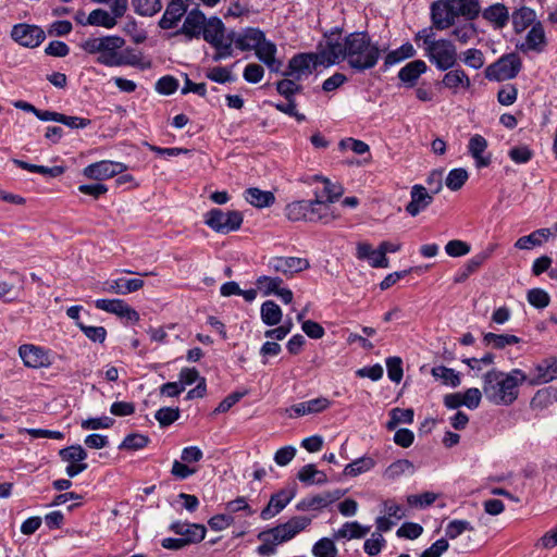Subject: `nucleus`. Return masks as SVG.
Listing matches in <instances>:
<instances>
[{
    "label": "nucleus",
    "instance_id": "nucleus-11",
    "mask_svg": "<svg viewBox=\"0 0 557 557\" xmlns=\"http://www.w3.org/2000/svg\"><path fill=\"white\" fill-rule=\"evenodd\" d=\"M18 355L27 368L39 369L51 366L49 351L42 347L32 344H24L18 348Z\"/></svg>",
    "mask_w": 557,
    "mask_h": 557
},
{
    "label": "nucleus",
    "instance_id": "nucleus-19",
    "mask_svg": "<svg viewBox=\"0 0 557 557\" xmlns=\"http://www.w3.org/2000/svg\"><path fill=\"white\" fill-rule=\"evenodd\" d=\"M331 406V401L325 397H318L308 401L293 405L286 409L289 418L301 417L305 414L320 413Z\"/></svg>",
    "mask_w": 557,
    "mask_h": 557
},
{
    "label": "nucleus",
    "instance_id": "nucleus-61",
    "mask_svg": "<svg viewBox=\"0 0 557 557\" xmlns=\"http://www.w3.org/2000/svg\"><path fill=\"white\" fill-rule=\"evenodd\" d=\"M529 304L537 309H544L549 305V295L542 288H532L527 294Z\"/></svg>",
    "mask_w": 557,
    "mask_h": 557
},
{
    "label": "nucleus",
    "instance_id": "nucleus-25",
    "mask_svg": "<svg viewBox=\"0 0 557 557\" xmlns=\"http://www.w3.org/2000/svg\"><path fill=\"white\" fill-rule=\"evenodd\" d=\"M331 203L332 202L321 198L320 195L315 193V199L310 200L311 222H322L327 224L336 220L338 215L332 210Z\"/></svg>",
    "mask_w": 557,
    "mask_h": 557
},
{
    "label": "nucleus",
    "instance_id": "nucleus-41",
    "mask_svg": "<svg viewBox=\"0 0 557 557\" xmlns=\"http://www.w3.org/2000/svg\"><path fill=\"white\" fill-rule=\"evenodd\" d=\"M245 199L257 208L270 207L275 201V197L271 191L261 190L256 187L248 188L245 191Z\"/></svg>",
    "mask_w": 557,
    "mask_h": 557
},
{
    "label": "nucleus",
    "instance_id": "nucleus-44",
    "mask_svg": "<svg viewBox=\"0 0 557 557\" xmlns=\"http://www.w3.org/2000/svg\"><path fill=\"white\" fill-rule=\"evenodd\" d=\"M417 53L414 47L410 42H405L399 48L388 52L385 55L384 64L385 66H392L396 63H399L406 59L414 57Z\"/></svg>",
    "mask_w": 557,
    "mask_h": 557
},
{
    "label": "nucleus",
    "instance_id": "nucleus-27",
    "mask_svg": "<svg viewBox=\"0 0 557 557\" xmlns=\"http://www.w3.org/2000/svg\"><path fill=\"white\" fill-rule=\"evenodd\" d=\"M550 236V228H539L529 235L519 237L513 247L519 250H531L535 247H541Z\"/></svg>",
    "mask_w": 557,
    "mask_h": 557
},
{
    "label": "nucleus",
    "instance_id": "nucleus-22",
    "mask_svg": "<svg viewBox=\"0 0 557 557\" xmlns=\"http://www.w3.org/2000/svg\"><path fill=\"white\" fill-rule=\"evenodd\" d=\"M342 493L339 491L335 492H325L322 494L313 495L304 498L297 505L298 510H318L323 509L339 499Z\"/></svg>",
    "mask_w": 557,
    "mask_h": 557
},
{
    "label": "nucleus",
    "instance_id": "nucleus-12",
    "mask_svg": "<svg viewBox=\"0 0 557 557\" xmlns=\"http://www.w3.org/2000/svg\"><path fill=\"white\" fill-rule=\"evenodd\" d=\"M310 267L305 258L298 257H274L269 261V268L275 272L282 273L286 277L302 272Z\"/></svg>",
    "mask_w": 557,
    "mask_h": 557
},
{
    "label": "nucleus",
    "instance_id": "nucleus-64",
    "mask_svg": "<svg viewBox=\"0 0 557 557\" xmlns=\"http://www.w3.org/2000/svg\"><path fill=\"white\" fill-rule=\"evenodd\" d=\"M470 250H471L470 245L460 239L449 240L445 245V252L449 257H454V258L466 256L470 252Z\"/></svg>",
    "mask_w": 557,
    "mask_h": 557
},
{
    "label": "nucleus",
    "instance_id": "nucleus-59",
    "mask_svg": "<svg viewBox=\"0 0 557 557\" xmlns=\"http://www.w3.org/2000/svg\"><path fill=\"white\" fill-rule=\"evenodd\" d=\"M59 455L63 461L69 463L83 462L87 458V453L81 445L63 448Z\"/></svg>",
    "mask_w": 557,
    "mask_h": 557
},
{
    "label": "nucleus",
    "instance_id": "nucleus-49",
    "mask_svg": "<svg viewBox=\"0 0 557 557\" xmlns=\"http://www.w3.org/2000/svg\"><path fill=\"white\" fill-rule=\"evenodd\" d=\"M313 181L321 182L323 184V193L320 196L321 198L325 197V200L329 202H334L338 199L343 193L344 188L339 184L332 183L329 178L322 177L319 175L313 176Z\"/></svg>",
    "mask_w": 557,
    "mask_h": 557
},
{
    "label": "nucleus",
    "instance_id": "nucleus-21",
    "mask_svg": "<svg viewBox=\"0 0 557 557\" xmlns=\"http://www.w3.org/2000/svg\"><path fill=\"white\" fill-rule=\"evenodd\" d=\"M144 281L140 278H116L103 283L101 290L117 295H127L139 290L144 286Z\"/></svg>",
    "mask_w": 557,
    "mask_h": 557
},
{
    "label": "nucleus",
    "instance_id": "nucleus-17",
    "mask_svg": "<svg viewBox=\"0 0 557 557\" xmlns=\"http://www.w3.org/2000/svg\"><path fill=\"white\" fill-rule=\"evenodd\" d=\"M169 529L175 534L181 535L182 539L186 541L187 545L201 542L207 532L203 524L181 521L172 522Z\"/></svg>",
    "mask_w": 557,
    "mask_h": 557
},
{
    "label": "nucleus",
    "instance_id": "nucleus-10",
    "mask_svg": "<svg viewBox=\"0 0 557 557\" xmlns=\"http://www.w3.org/2000/svg\"><path fill=\"white\" fill-rule=\"evenodd\" d=\"M127 170V165L122 162L103 160L86 166L84 175L90 180L103 181L113 177Z\"/></svg>",
    "mask_w": 557,
    "mask_h": 557
},
{
    "label": "nucleus",
    "instance_id": "nucleus-23",
    "mask_svg": "<svg viewBox=\"0 0 557 557\" xmlns=\"http://www.w3.org/2000/svg\"><path fill=\"white\" fill-rule=\"evenodd\" d=\"M310 523V518L296 516L290 518L287 522L276 525L274 531H277L283 542H287L305 530Z\"/></svg>",
    "mask_w": 557,
    "mask_h": 557
},
{
    "label": "nucleus",
    "instance_id": "nucleus-45",
    "mask_svg": "<svg viewBox=\"0 0 557 557\" xmlns=\"http://www.w3.org/2000/svg\"><path fill=\"white\" fill-rule=\"evenodd\" d=\"M380 247L374 250L369 243H359L357 245V258L368 260L372 268H386L380 257Z\"/></svg>",
    "mask_w": 557,
    "mask_h": 557
},
{
    "label": "nucleus",
    "instance_id": "nucleus-34",
    "mask_svg": "<svg viewBox=\"0 0 557 557\" xmlns=\"http://www.w3.org/2000/svg\"><path fill=\"white\" fill-rule=\"evenodd\" d=\"M442 84L444 85V87L453 90V92L456 94L459 88H470L471 81L463 70L456 69L447 72L444 75Z\"/></svg>",
    "mask_w": 557,
    "mask_h": 557
},
{
    "label": "nucleus",
    "instance_id": "nucleus-40",
    "mask_svg": "<svg viewBox=\"0 0 557 557\" xmlns=\"http://www.w3.org/2000/svg\"><path fill=\"white\" fill-rule=\"evenodd\" d=\"M297 478L300 482L307 485H322L327 482V476L324 472L317 470L312 463L304 466L297 473Z\"/></svg>",
    "mask_w": 557,
    "mask_h": 557
},
{
    "label": "nucleus",
    "instance_id": "nucleus-63",
    "mask_svg": "<svg viewBox=\"0 0 557 557\" xmlns=\"http://www.w3.org/2000/svg\"><path fill=\"white\" fill-rule=\"evenodd\" d=\"M154 418L161 426H169L180 418V409L163 407L156 412Z\"/></svg>",
    "mask_w": 557,
    "mask_h": 557
},
{
    "label": "nucleus",
    "instance_id": "nucleus-1",
    "mask_svg": "<svg viewBox=\"0 0 557 557\" xmlns=\"http://www.w3.org/2000/svg\"><path fill=\"white\" fill-rule=\"evenodd\" d=\"M380 57L379 46L371 41L367 32H354L342 36L338 30L325 35L322 62L326 66L346 61L352 70L363 72L374 67Z\"/></svg>",
    "mask_w": 557,
    "mask_h": 557
},
{
    "label": "nucleus",
    "instance_id": "nucleus-57",
    "mask_svg": "<svg viewBox=\"0 0 557 557\" xmlns=\"http://www.w3.org/2000/svg\"><path fill=\"white\" fill-rule=\"evenodd\" d=\"M468 177L469 175L467 170L462 168L454 169L449 171L445 184L450 190L456 191L465 185Z\"/></svg>",
    "mask_w": 557,
    "mask_h": 557
},
{
    "label": "nucleus",
    "instance_id": "nucleus-58",
    "mask_svg": "<svg viewBox=\"0 0 557 557\" xmlns=\"http://www.w3.org/2000/svg\"><path fill=\"white\" fill-rule=\"evenodd\" d=\"M312 554L315 557H336L337 548L331 539L323 537L313 545Z\"/></svg>",
    "mask_w": 557,
    "mask_h": 557
},
{
    "label": "nucleus",
    "instance_id": "nucleus-24",
    "mask_svg": "<svg viewBox=\"0 0 557 557\" xmlns=\"http://www.w3.org/2000/svg\"><path fill=\"white\" fill-rule=\"evenodd\" d=\"M310 523V518L296 516L290 518L287 522L276 525L274 531H277L283 542H287L305 530Z\"/></svg>",
    "mask_w": 557,
    "mask_h": 557
},
{
    "label": "nucleus",
    "instance_id": "nucleus-31",
    "mask_svg": "<svg viewBox=\"0 0 557 557\" xmlns=\"http://www.w3.org/2000/svg\"><path fill=\"white\" fill-rule=\"evenodd\" d=\"M428 70V65L422 60H414L407 63L398 72V78L405 83L408 87H413L423 73Z\"/></svg>",
    "mask_w": 557,
    "mask_h": 557
},
{
    "label": "nucleus",
    "instance_id": "nucleus-4",
    "mask_svg": "<svg viewBox=\"0 0 557 557\" xmlns=\"http://www.w3.org/2000/svg\"><path fill=\"white\" fill-rule=\"evenodd\" d=\"M425 57L440 71L453 69L457 63L456 46L447 39H434L433 35H425Z\"/></svg>",
    "mask_w": 557,
    "mask_h": 557
},
{
    "label": "nucleus",
    "instance_id": "nucleus-53",
    "mask_svg": "<svg viewBox=\"0 0 557 557\" xmlns=\"http://www.w3.org/2000/svg\"><path fill=\"white\" fill-rule=\"evenodd\" d=\"M406 472H413V463L408 459H398L386 468L384 476L388 480H395Z\"/></svg>",
    "mask_w": 557,
    "mask_h": 557
},
{
    "label": "nucleus",
    "instance_id": "nucleus-62",
    "mask_svg": "<svg viewBox=\"0 0 557 557\" xmlns=\"http://www.w3.org/2000/svg\"><path fill=\"white\" fill-rule=\"evenodd\" d=\"M385 543L386 541L381 533L373 532L371 537L366 540L363 548L369 556L373 557L381 553Z\"/></svg>",
    "mask_w": 557,
    "mask_h": 557
},
{
    "label": "nucleus",
    "instance_id": "nucleus-55",
    "mask_svg": "<svg viewBox=\"0 0 557 557\" xmlns=\"http://www.w3.org/2000/svg\"><path fill=\"white\" fill-rule=\"evenodd\" d=\"M149 443V437L139 434V433H132L128 434L123 442L119 445V449L121 450H138L144 447H146Z\"/></svg>",
    "mask_w": 557,
    "mask_h": 557
},
{
    "label": "nucleus",
    "instance_id": "nucleus-18",
    "mask_svg": "<svg viewBox=\"0 0 557 557\" xmlns=\"http://www.w3.org/2000/svg\"><path fill=\"white\" fill-rule=\"evenodd\" d=\"M276 45L265 37L256 48L255 54L271 72L278 73L283 66V62L276 59Z\"/></svg>",
    "mask_w": 557,
    "mask_h": 557
},
{
    "label": "nucleus",
    "instance_id": "nucleus-46",
    "mask_svg": "<svg viewBox=\"0 0 557 557\" xmlns=\"http://www.w3.org/2000/svg\"><path fill=\"white\" fill-rule=\"evenodd\" d=\"M374 466L375 461L372 457L363 456L348 463L344 469V474L347 476H357L370 471Z\"/></svg>",
    "mask_w": 557,
    "mask_h": 557
},
{
    "label": "nucleus",
    "instance_id": "nucleus-29",
    "mask_svg": "<svg viewBox=\"0 0 557 557\" xmlns=\"http://www.w3.org/2000/svg\"><path fill=\"white\" fill-rule=\"evenodd\" d=\"M185 0H172L168 7L163 16L159 21V26L162 29H170L181 20L186 12Z\"/></svg>",
    "mask_w": 557,
    "mask_h": 557
},
{
    "label": "nucleus",
    "instance_id": "nucleus-43",
    "mask_svg": "<svg viewBox=\"0 0 557 557\" xmlns=\"http://www.w3.org/2000/svg\"><path fill=\"white\" fill-rule=\"evenodd\" d=\"M260 314L262 322L269 326L278 324L283 315L280 306L273 300H267L261 305Z\"/></svg>",
    "mask_w": 557,
    "mask_h": 557
},
{
    "label": "nucleus",
    "instance_id": "nucleus-20",
    "mask_svg": "<svg viewBox=\"0 0 557 557\" xmlns=\"http://www.w3.org/2000/svg\"><path fill=\"white\" fill-rule=\"evenodd\" d=\"M557 379V358L542 360L534 367V375L530 379L531 385L548 383Z\"/></svg>",
    "mask_w": 557,
    "mask_h": 557
},
{
    "label": "nucleus",
    "instance_id": "nucleus-15",
    "mask_svg": "<svg viewBox=\"0 0 557 557\" xmlns=\"http://www.w3.org/2000/svg\"><path fill=\"white\" fill-rule=\"evenodd\" d=\"M96 308L109 313H113L120 318H124L131 322H138V312L128 306L123 299H97Z\"/></svg>",
    "mask_w": 557,
    "mask_h": 557
},
{
    "label": "nucleus",
    "instance_id": "nucleus-60",
    "mask_svg": "<svg viewBox=\"0 0 557 557\" xmlns=\"http://www.w3.org/2000/svg\"><path fill=\"white\" fill-rule=\"evenodd\" d=\"M473 530V525L467 520H453L447 524L445 534L448 539L455 540L463 532H472Z\"/></svg>",
    "mask_w": 557,
    "mask_h": 557
},
{
    "label": "nucleus",
    "instance_id": "nucleus-16",
    "mask_svg": "<svg viewBox=\"0 0 557 557\" xmlns=\"http://www.w3.org/2000/svg\"><path fill=\"white\" fill-rule=\"evenodd\" d=\"M433 194H430L425 186L416 184L410 190V201L406 206V212L417 216L433 202Z\"/></svg>",
    "mask_w": 557,
    "mask_h": 557
},
{
    "label": "nucleus",
    "instance_id": "nucleus-8",
    "mask_svg": "<svg viewBox=\"0 0 557 557\" xmlns=\"http://www.w3.org/2000/svg\"><path fill=\"white\" fill-rule=\"evenodd\" d=\"M522 67V62L517 53L503 55L486 69V77L494 81H508L515 78Z\"/></svg>",
    "mask_w": 557,
    "mask_h": 557
},
{
    "label": "nucleus",
    "instance_id": "nucleus-5",
    "mask_svg": "<svg viewBox=\"0 0 557 557\" xmlns=\"http://www.w3.org/2000/svg\"><path fill=\"white\" fill-rule=\"evenodd\" d=\"M201 34L203 39L216 50L213 61H220L233 54V38L225 36V27L220 18L206 20Z\"/></svg>",
    "mask_w": 557,
    "mask_h": 557
},
{
    "label": "nucleus",
    "instance_id": "nucleus-36",
    "mask_svg": "<svg viewBox=\"0 0 557 557\" xmlns=\"http://www.w3.org/2000/svg\"><path fill=\"white\" fill-rule=\"evenodd\" d=\"M451 4L456 16H463L469 21H473L480 14L481 8L479 0H448Z\"/></svg>",
    "mask_w": 557,
    "mask_h": 557
},
{
    "label": "nucleus",
    "instance_id": "nucleus-50",
    "mask_svg": "<svg viewBox=\"0 0 557 557\" xmlns=\"http://www.w3.org/2000/svg\"><path fill=\"white\" fill-rule=\"evenodd\" d=\"M298 82L294 77H285L276 83V91L285 99L294 98L302 91V86Z\"/></svg>",
    "mask_w": 557,
    "mask_h": 557
},
{
    "label": "nucleus",
    "instance_id": "nucleus-47",
    "mask_svg": "<svg viewBox=\"0 0 557 557\" xmlns=\"http://www.w3.org/2000/svg\"><path fill=\"white\" fill-rule=\"evenodd\" d=\"M555 401H557V388L549 386L535 393L531 400V407L543 409Z\"/></svg>",
    "mask_w": 557,
    "mask_h": 557
},
{
    "label": "nucleus",
    "instance_id": "nucleus-14",
    "mask_svg": "<svg viewBox=\"0 0 557 557\" xmlns=\"http://www.w3.org/2000/svg\"><path fill=\"white\" fill-rule=\"evenodd\" d=\"M296 496V488H283L271 495L269 504L261 510L260 518L269 520L280 513Z\"/></svg>",
    "mask_w": 557,
    "mask_h": 557
},
{
    "label": "nucleus",
    "instance_id": "nucleus-54",
    "mask_svg": "<svg viewBox=\"0 0 557 557\" xmlns=\"http://www.w3.org/2000/svg\"><path fill=\"white\" fill-rule=\"evenodd\" d=\"M135 12L141 16H152L162 9L161 0H132Z\"/></svg>",
    "mask_w": 557,
    "mask_h": 557
},
{
    "label": "nucleus",
    "instance_id": "nucleus-51",
    "mask_svg": "<svg viewBox=\"0 0 557 557\" xmlns=\"http://www.w3.org/2000/svg\"><path fill=\"white\" fill-rule=\"evenodd\" d=\"M391 419L386 424L388 430H394L398 424H411L413 422V410L411 408H394L389 412Z\"/></svg>",
    "mask_w": 557,
    "mask_h": 557
},
{
    "label": "nucleus",
    "instance_id": "nucleus-9",
    "mask_svg": "<svg viewBox=\"0 0 557 557\" xmlns=\"http://www.w3.org/2000/svg\"><path fill=\"white\" fill-rule=\"evenodd\" d=\"M11 37L21 46L36 48L45 40L46 35L39 26L21 23L12 27Z\"/></svg>",
    "mask_w": 557,
    "mask_h": 557
},
{
    "label": "nucleus",
    "instance_id": "nucleus-3",
    "mask_svg": "<svg viewBox=\"0 0 557 557\" xmlns=\"http://www.w3.org/2000/svg\"><path fill=\"white\" fill-rule=\"evenodd\" d=\"M125 39L111 35L97 38H88L82 44V48L89 54H98L99 64L114 67L123 65H137L138 57L132 50H123Z\"/></svg>",
    "mask_w": 557,
    "mask_h": 557
},
{
    "label": "nucleus",
    "instance_id": "nucleus-48",
    "mask_svg": "<svg viewBox=\"0 0 557 557\" xmlns=\"http://www.w3.org/2000/svg\"><path fill=\"white\" fill-rule=\"evenodd\" d=\"M431 373L435 379L441 380L445 385H449L451 387H457L460 385L459 373H457L454 369L444 366H437L432 368Z\"/></svg>",
    "mask_w": 557,
    "mask_h": 557
},
{
    "label": "nucleus",
    "instance_id": "nucleus-39",
    "mask_svg": "<svg viewBox=\"0 0 557 557\" xmlns=\"http://www.w3.org/2000/svg\"><path fill=\"white\" fill-rule=\"evenodd\" d=\"M369 525H362L358 521L345 522L343 527L335 533L334 537L338 539H362L370 532Z\"/></svg>",
    "mask_w": 557,
    "mask_h": 557
},
{
    "label": "nucleus",
    "instance_id": "nucleus-13",
    "mask_svg": "<svg viewBox=\"0 0 557 557\" xmlns=\"http://www.w3.org/2000/svg\"><path fill=\"white\" fill-rule=\"evenodd\" d=\"M456 14L448 0L435 1L431 5V20L433 26L438 30H444L453 26L456 22Z\"/></svg>",
    "mask_w": 557,
    "mask_h": 557
},
{
    "label": "nucleus",
    "instance_id": "nucleus-7",
    "mask_svg": "<svg viewBox=\"0 0 557 557\" xmlns=\"http://www.w3.org/2000/svg\"><path fill=\"white\" fill-rule=\"evenodd\" d=\"M243 214L238 211H223L218 208L209 210L205 214V223L214 232L228 234L237 231L243 224Z\"/></svg>",
    "mask_w": 557,
    "mask_h": 557
},
{
    "label": "nucleus",
    "instance_id": "nucleus-52",
    "mask_svg": "<svg viewBox=\"0 0 557 557\" xmlns=\"http://www.w3.org/2000/svg\"><path fill=\"white\" fill-rule=\"evenodd\" d=\"M283 284V280L278 276H259L256 281L257 288L264 295L269 296L271 294L277 293Z\"/></svg>",
    "mask_w": 557,
    "mask_h": 557
},
{
    "label": "nucleus",
    "instance_id": "nucleus-32",
    "mask_svg": "<svg viewBox=\"0 0 557 557\" xmlns=\"http://www.w3.org/2000/svg\"><path fill=\"white\" fill-rule=\"evenodd\" d=\"M546 44L545 32L540 22L532 25L531 29L527 34L525 42L519 48L522 51L533 50L542 51Z\"/></svg>",
    "mask_w": 557,
    "mask_h": 557
},
{
    "label": "nucleus",
    "instance_id": "nucleus-6",
    "mask_svg": "<svg viewBox=\"0 0 557 557\" xmlns=\"http://www.w3.org/2000/svg\"><path fill=\"white\" fill-rule=\"evenodd\" d=\"M324 45H320L317 53H298L295 54L288 62L286 71L282 74L285 77H294L301 81L304 77H308L318 65L326 66L322 58V48Z\"/></svg>",
    "mask_w": 557,
    "mask_h": 557
},
{
    "label": "nucleus",
    "instance_id": "nucleus-28",
    "mask_svg": "<svg viewBox=\"0 0 557 557\" xmlns=\"http://www.w3.org/2000/svg\"><path fill=\"white\" fill-rule=\"evenodd\" d=\"M206 16L199 10L190 11L182 25L178 33L187 36L188 39L199 37L205 26Z\"/></svg>",
    "mask_w": 557,
    "mask_h": 557
},
{
    "label": "nucleus",
    "instance_id": "nucleus-35",
    "mask_svg": "<svg viewBox=\"0 0 557 557\" xmlns=\"http://www.w3.org/2000/svg\"><path fill=\"white\" fill-rule=\"evenodd\" d=\"M310 200L294 201L286 206L285 215L289 221H312Z\"/></svg>",
    "mask_w": 557,
    "mask_h": 557
},
{
    "label": "nucleus",
    "instance_id": "nucleus-26",
    "mask_svg": "<svg viewBox=\"0 0 557 557\" xmlns=\"http://www.w3.org/2000/svg\"><path fill=\"white\" fill-rule=\"evenodd\" d=\"M482 16L488 23H491L494 28L502 29L504 28L510 18L508 8L503 3H494L486 9L483 10Z\"/></svg>",
    "mask_w": 557,
    "mask_h": 557
},
{
    "label": "nucleus",
    "instance_id": "nucleus-37",
    "mask_svg": "<svg viewBox=\"0 0 557 557\" xmlns=\"http://www.w3.org/2000/svg\"><path fill=\"white\" fill-rule=\"evenodd\" d=\"M78 23L83 24V25H91V26H100V27H104V28H108V29H111L113 28L117 22L115 20L114 16H112V14H110L108 11L103 10V9H95L92 10L86 22H83L82 20H78Z\"/></svg>",
    "mask_w": 557,
    "mask_h": 557
},
{
    "label": "nucleus",
    "instance_id": "nucleus-42",
    "mask_svg": "<svg viewBox=\"0 0 557 557\" xmlns=\"http://www.w3.org/2000/svg\"><path fill=\"white\" fill-rule=\"evenodd\" d=\"M483 342L486 346H491L495 349H504L507 346L519 344L521 338L511 334H495L490 332L484 334Z\"/></svg>",
    "mask_w": 557,
    "mask_h": 557
},
{
    "label": "nucleus",
    "instance_id": "nucleus-33",
    "mask_svg": "<svg viewBox=\"0 0 557 557\" xmlns=\"http://www.w3.org/2000/svg\"><path fill=\"white\" fill-rule=\"evenodd\" d=\"M468 148L470 154L475 160V164L478 168H485L490 165L491 157L483 156V152L487 148V140L483 136L479 134L472 136L469 140Z\"/></svg>",
    "mask_w": 557,
    "mask_h": 557
},
{
    "label": "nucleus",
    "instance_id": "nucleus-38",
    "mask_svg": "<svg viewBox=\"0 0 557 557\" xmlns=\"http://www.w3.org/2000/svg\"><path fill=\"white\" fill-rule=\"evenodd\" d=\"M535 17V11L527 7L513 11L511 15L513 30L517 34L524 32L529 26L533 25Z\"/></svg>",
    "mask_w": 557,
    "mask_h": 557
},
{
    "label": "nucleus",
    "instance_id": "nucleus-2",
    "mask_svg": "<svg viewBox=\"0 0 557 557\" xmlns=\"http://www.w3.org/2000/svg\"><path fill=\"white\" fill-rule=\"evenodd\" d=\"M527 380L525 373L520 369H513L507 373L492 369L482 377V391L492 404L509 406L518 398L519 386Z\"/></svg>",
    "mask_w": 557,
    "mask_h": 557
},
{
    "label": "nucleus",
    "instance_id": "nucleus-30",
    "mask_svg": "<svg viewBox=\"0 0 557 557\" xmlns=\"http://www.w3.org/2000/svg\"><path fill=\"white\" fill-rule=\"evenodd\" d=\"M264 37V33L259 28L249 27L240 33L235 40L233 39V41L242 51H255Z\"/></svg>",
    "mask_w": 557,
    "mask_h": 557
},
{
    "label": "nucleus",
    "instance_id": "nucleus-56",
    "mask_svg": "<svg viewBox=\"0 0 557 557\" xmlns=\"http://www.w3.org/2000/svg\"><path fill=\"white\" fill-rule=\"evenodd\" d=\"M494 250L495 246L492 245L470 258L465 264L467 272L471 274L476 272L492 257Z\"/></svg>",
    "mask_w": 557,
    "mask_h": 557
}]
</instances>
